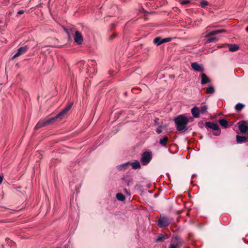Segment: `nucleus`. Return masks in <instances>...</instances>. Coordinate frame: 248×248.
<instances>
[{
  "mask_svg": "<svg viewBox=\"0 0 248 248\" xmlns=\"http://www.w3.org/2000/svg\"><path fill=\"white\" fill-rule=\"evenodd\" d=\"M225 32H226V30L224 29L217 30L210 32L206 31L204 32L203 34L205 37H209L211 36L215 35Z\"/></svg>",
  "mask_w": 248,
  "mask_h": 248,
  "instance_id": "obj_7",
  "label": "nucleus"
},
{
  "mask_svg": "<svg viewBox=\"0 0 248 248\" xmlns=\"http://www.w3.org/2000/svg\"><path fill=\"white\" fill-rule=\"evenodd\" d=\"M236 141L238 143H245L247 141V138L245 136H236Z\"/></svg>",
  "mask_w": 248,
  "mask_h": 248,
  "instance_id": "obj_18",
  "label": "nucleus"
},
{
  "mask_svg": "<svg viewBox=\"0 0 248 248\" xmlns=\"http://www.w3.org/2000/svg\"><path fill=\"white\" fill-rule=\"evenodd\" d=\"M130 166V162H126L125 163L118 165L116 166V169L118 170H124L128 169Z\"/></svg>",
  "mask_w": 248,
  "mask_h": 248,
  "instance_id": "obj_14",
  "label": "nucleus"
},
{
  "mask_svg": "<svg viewBox=\"0 0 248 248\" xmlns=\"http://www.w3.org/2000/svg\"><path fill=\"white\" fill-rule=\"evenodd\" d=\"M209 4L208 2L205 0H202L200 2V6L202 8H205L206 6L208 5Z\"/></svg>",
  "mask_w": 248,
  "mask_h": 248,
  "instance_id": "obj_29",
  "label": "nucleus"
},
{
  "mask_svg": "<svg viewBox=\"0 0 248 248\" xmlns=\"http://www.w3.org/2000/svg\"><path fill=\"white\" fill-rule=\"evenodd\" d=\"M165 239V236L164 235H163L162 234H159L156 239V241L157 242H161V241H162Z\"/></svg>",
  "mask_w": 248,
  "mask_h": 248,
  "instance_id": "obj_26",
  "label": "nucleus"
},
{
  "mask_svg": "<svg viewBox=\"0 0 248 248\" xmlns=\"http://www.w3.org/2000/svg\"><path fill=\"white\" fill-rule=\"evenodd\" d=\"M116 198L120 201H124L125 200L124 196L121 193H118L116 194Z\"/></svg>",
  "mask_w": 248,
  "mask_h": 248,
  "instance_id": "obj_24",
  "label": "nucleus"
},
{
  "mask_svg": "<svg viewBox=\"0 0 248 248\" xmlns=\"http://www.w3.org/2000/svg\"><path fill=\"white\" fill-rule=\"evenodd\" d=\"M207 107L206 105H202L200 109V111L201 113H204L206 112Z\"/></svg>",
  "mask_w": 248,
  "mask_h": 248,
  "instance_id": "obj_27",
  "label": "nucleus"
},
{
  "mask_svg": "<svg viewBox=\"0 0 248 248\" xmlns=\"http://www.w3.org/2000/svg\"><path fill=\"white\" fill-rule=\"evenodd\" d=\"M244 106V105L239 103L236 105L235 108L237 112H240L243 108Z\"/></svg>",
  "mask_w": 248,
  "mask_h": 248,
  "instance_id": "obj_23",
  "label": "nucleus"
},
{
  "mask_svg": "<svg viewBox=\"0 0 248 248\" xmlns=\"http://www.w3.org/2000/svg\"><path fill=\"white\" fill-rule=\"evenodd\" d=\"M171 40V38H166L162 39L160 37H157L154 39L153 42L157 46H158L161 45L162 44L169 42Z\"/></svg>",
  "mask_w": 248,
  "mask_h": 248,
  "instance_id": "obj_5",
  "label": "nucleus"
},
{
  "mask_svg": "<svg viewBox=\"0 0 248 248\" xmlns=\"http://www.w3.org/2000/svg\"><path fill=\"white\" fill-rule=\"evenodd\" d=\"M3 179V177L2 176H0V184L2 183Z\"/></svg>",
  "mask_w": 248,
  "mask_h": 248,
  "instance_id": "obj_35",
  "label": "nucleus"
},
{
  "mask_svg": "<svg viewBox=\"0 0 248 248\" xmlns=\"http://www.w3.org/2000/svg\"><path fill=\"white\" fill-rule=\"evenodd\" d=\"M65 31H66V32H67V33L68 34H69V33H68V31H67L66 30H65Z\"/></svg>",
  "mask_w": 248,
  "mask_h": 248,
  "instance_id": "obj_39",
  "label": "nucleus"
},
{
  "mask_svg": "<svg viewBox=\"0 0 248 248\" xmlns=\"http://www.w3.org/2000/svg\"><path fill=\"white\" fill-rule=\"evenodd\" d=\"M130 165H131L132 166V169L134 170L140 169L141 168L140 163L138 160H135L132 163H130Z\"/></svg>",
  "mask_w": 248,
  "mask_h": 248,
  "instance_id": "obj_17",
  "label": "nucleus"
},
{
  "mask_svg": "<svg viewBox=\"0 0 248 248\" xmlns=\"http://www.w3.org/2000/svg\"><path fill=\"white\" fill-rule=\"evenodd\" d=\"M165 128V126L162 124L159 125L158 128L156 130V132L157 134H160L162 132L163 129Z\"/></svg>",
  "mask_w": 248,
  "mask_h": 248,
  "instance_id": "obj_28",
  "label": "nucleus"
},
{
  "mask_svg": "<svg viewBox=\"0 0 248 248\" xmlns=\"http://www.w3.org/2000/svg\"><path fill=\"white\" fill-rule=\"evenodd\" d=\"M168 141V138L167 137H164L159 140V143L163 146H166Z\"/></svg>",
  "mask_w": 248,
  "mask_h": 248,
  "instance_id": "obj_22",
  "label": "nucleus"
},
{
  "mask_svg": "<svg viewBox=\"0 0 248 248\" xmlns=\"http://www.w3.org/2000/svg\"><path fill=\"white\" fill-rule=\"evenodd\" d=\"M239 48V47L236 45H229V49L230 51L234 52L237 50Z\"/></svg>",
  "mask_w": 248,
  "mask_h": 248,
  "instance_id": "obj_21",
  "label": "nucleus"
},
{
  "mask_svg": "<svg viewBox=\"0 0 248 248\" xmlns=\"http://www.w3.org/2000/svg\"><path fill=\"white\" fill-rule=\"evenodd\" d=\"M202 79H201V84H205L210 82V80L209 78L204 74L202 73L201 74Z\"/></svg>",
  "mask_w": 248,
  "mask_h": 248,
  "instance_id": "obj_16",
  "label": "nucleus"
},
{
  "mask_svg": "<svg viewBox=\"0 0 248 248\" xmlns=\"http://www.w3.org/2000/svg\"><path fill=\"white\" fill-rule=\"evenodd\" d=\"M205 126L207 128H210L214 130H216L218 129V125L217 123H214L210 122H207L205 123Z\"/></svg>",
  "mask_w": 248,
  "mask_h": 248,
  "instance_id": "obj_13",
  "label": "nucleus"
},
{
  "mask_svg": "<svg viewBox=\"0 0 248 248\" xmlns=\"http://www.w3.org/2000/svg\"><path fill=\"white\" fill-rule=\"evenodd\" d=\"M190 2V1L189 0H183L180 2V3L182 5H185L186 4H188Z\"/></svg>",
  "mask_w": 248,
  "mask_h": 248,
  "instance_id": "obj_31",
  "label": "nucleus"
},
{
  "mask_svg": "<svg viewBox=\"0 0 248 248\" xmlns=\"http://www.w3.org/2000/svg\"><path fill=\"white\" fill-rule=\"evenodd\" d=\"M64 248H70V244H66L64 246Z\"/></svg>",
  "mask_w": 248,
  "mask_h": 248,
  "instance_id": "obj_34",
  "label": "nucleus"
},
{
  "mask_svg": "<svg viewBox=\"0 0 248 248\" xmlns=\"http://www.w3.org/2000/svg\"><path fill=\"white\" fill-rule=\"evenodd\" d=\"M123 184L126 185L128 186H131L132 184V179L131 176L129 175H126L124 176L122 179Z\"/></svg>",
  "mask_w": 248,
  "mask_h": 248,
  "instance_id": "obj_10",
  "label": "nucleus"
},
{
  "mask_svg": "<svg viewBox=\"0 0 248 248\" xmlns=\"http://www.w3.org/2000/svg\"><path fill=\"white\" fill-rule=\"evenodd\" d=\"M238 128L242 133H248V126L247 125L246 122H241L238 126Z\"/></svg>",
  "mask_w": 248,
  "mask_h": 248,
  "instance_id": "obj_9",
  "label": "nucleus"
},
{
  "mask_svg": "<svg viewBox=\"0 0 248 248\" xmlns=\"http://www.w3.org/2000/svg\"><path fill=\"white\" fill-rule=\"evenodd\" d=\"M24 11L23 10H20V11H18L17 14L21 15V14H24Z\"/></svg>",
  "mask_w": 248,
  "mask_h": 248,
  "instance_id": "obj_33",
  "label": "nucleus"
},
{
  "mask_svg": "<svg viewBox=\"0 0 248 248\" xmlns=\"http://www.w3.org/2000/svg\"><path fill=\"white\" fill-rule=\"evenodd\" d=\"M215 92V89L213 86H210L207 88L206 93L208 94L213 93Z\"/></svg>",
  "mask_w": 248,
  "mask_h": 248,
  "instance_id": "obj_25",
  "label": "nucleus"
},
{
  "mask_svg": "<svg viewBox=\"0 0 248 248\" xmlns=\"http://www.w3.org/2000/svg\"><path fill=\"white\" fill-rule=\"evenodd\" d=\"M125 191L126 193H128V191L126 189H125Z\"/></svg>",
  "mask_w": 248,
  "mask_h": 248,
  "instance_id": "obj_38",
  "label": "nucleus"
},
{
  "mask_svg": "<svg viewBox=\"0 0 248 248\" xmlns=\"http://www.w3.org/2000/svg\"><path fill=\"white\" fill-rule=\"evenodd\" d=\"M218 40V39L216 37H212L210 38H208L205 42V44H208L212 42H216Z\"/></svg>",
  "mask_w": 248,
  "mask_h": 248,
  "instance_id": "obj_20",
  "label": "nucleus"
},
{
  "mask_svg": "<svg viewBox=\"0 0 248 248\" xmlns=\"http://www.w3.org/2000/svg\"><path fill=\"white\" fill-rule=\"evenodd\" d=\"M191 112L194 118H198L200 117V108L197 107H194L191 109Z\"/></svg>",
  "mask_w": 248,
  "mask_h": 248,
  "instance_id": "obj_15",
  "label": "nucleus"
},
{
  "mask_svg": "<svg viewBox=\"0 0 248 248\" xmlns=\"http://www.w3.org/2000/svg\"><path fill=\"white\" fill-rule=\"evenodd\" d=\"M218 123L224 128H227L228 127V121L224 119L218 120Z\"/></svg>",
  "mask_w": 248,
  "mask_h": 248,
  "instance_id": "obj_19",
  "label": "nucleus"
},
{
  "mask_svg": "<svg viewBox=\"0 0 248 248\" xmlns=\"http://www.w3.org/2000/svg\"><path fill=\"white\" fill-rule=\"evenodd\" d=\"M152 159V154L151 152H143L141 155L140 161L142 165H148Z\"/></svg>",
  "mask_w": 248,
  "mask_h": 248,
  "instance_id": "obj_3",
  "label": "nucleus"
},
{
  "mask_svg": "<svg viewBox=\"0 0 248 248\" xmlns=\"http://www.w3.org/2000/svg\"><path fill=\"white\" fill-rule=\"evenodd\" d=\"M174 121L176 124V128L177 130L179 131L185 130L189 122L188 118L185 116L184 115L178 116L174 119Z\"/></svg>",
  "mask_w": 248,
  "mask_h": 248,
  "instance_id": "obj_2",
  "label": "nucleus"
},
{
  "mask_svg": "<svg viewBox=\"0 0 248 248\" xmlns=\"http://www.w3.org/2000/svg\"><path fill=\"white\" fill-rule=\"evenodd\" d=\"M29 47L27 46L20 47L18 49L17 52L13 56V59H14L19 56L24 54L27 51Z\"/></svg>",
  "mask_w": 248,
  "mask_h": 248,
  "instance_id": "obj_8",
  "label": "nucleus"
},
{
  "mask_svg": "<svg viewBox=\"0 0 248 248\" xmlns=\"http://www.w3.org/2000/svg\"><path fill=\"white\" fill-rule=\"evenodd\" d=\"M172 219L166 217H161L157 221V225L160 228L168 226L172 222Z\"/></svg>",
  "mask_w": 248,
  "mask_h": 248,
  "instance_id": "obj_4",
  "label": "nucleus"
},
{
  "mask_svg": "<svg viewBox=\"0 0 248 248\" xmlns=\"http://www.w3.org/2000/svg\"><path fill=\"white\" fill-rule=\"evenodd\" d=\"M158 119H155L154 121H155V124H159L158 123Z\"/></svg>",
  "mask_w": 248,
  "mask_h": 248,
  "instance_id": "obj_36",
  "label": "nucleus"
},
{
  "mask_svg": "<svg viewBox=\"0 0 248 248\" xmlns=\"http://www.w3.org/2000/svg\"><path fill=\"white\" fill-rule=\"evenodd\" d=\"M181 241L177 236L173 238L169 248H180Z\"/></svg>",
  "mask_w": 248,
  "mask_h": 248,
  "instance_id": "obj_6",
  "label": "nucleus"
},
{
  "mask_svg": "<svg viewBox=\"0 0 248 248\" xmlns=\"http://www.w3.org/2000/svg\"><path fill=\"white\" fill-rule=\"evenodd\" d=\"M72 104H73L72 103H71V104H69V105H67L64 108V109L68 112L71 109Z\"/></svg>",
  "mask_w": 248,
  "mask_h": 248,
  "instance_id": "obj_30",
  "label": "nucleus"
},
{
  "mask_svg": "<svg viewBox=\"0 0 248 248\" xmlns=\"http://www.w3.org/2000/svg\"><path fill=\"white\" fill-rule=\"evenodd\" d=\"M215 131H216V132L214 133V135L218 136L220 135L221 132H220V130L219 129V128L217 130H216Z\"/></svg>",
  "mask_w": 248,
  "mask_h": 248,
  "instance_id": "obj_32",
  "label": "nucleus"
},
{
  "mask_svg": "<svg viewBox=\"0 0 248 248\" xmlns=\"http://www.w3.org/2000/svg\"><path fill=\"white\" fill-rule=\"evenodd\" d=\"M67 111L64 108L59 113L57 114L56 116L40 121L36 124L35 128L38 129L43 126L52 124L57 119H62V117L67 113Z\"/></svg>",
  "mask_w": 248,
  "mask_h": 248,
  "instance_id": "obj_1",
  "label": "nucleus"
},
{
  "mask_svg": "<svg viewBox=\"0 0 248 248\" xmlns=\"http://www.w3.org/2000/svg\"><path fill=\"white\" fill-rule=\"evenodd\" d=\"M83 39L81 34L78 31L75 32L74 36V41L78 45H80L82 43Z\"/></svg>",
  "mask_w": 248,
  "mask_h": 248,
  "instance_id": "obj_11",
  "label": "nucleus"
},
{
  "mask_svg": "<svg viewBox=\"0 0 248 248\" xmlns=\"http://www.w3.org/2000/svg\"><path fill=\"white\" fill-rule=\"evenodd\" d=\"M246 31H247V32H248V27L246 28Z\"/></svg>",
  "mask_w": 248,
  "mask_h": 248,
  "instance_id": "obj_37",
  "label": "nucleus"
},
{
  "mask_svg": "<svg viewBox=\"0 0 248 248\" xmlns=\"http://www.w3.org/2000/svg\"><path fill=\"white\" fill-rule=\"evenodd\" d=\"M191 67L193 70L196 71L203 72L204 71L203 66L196 62H194L191 63Z\"/></svg>",
  "mask_w": 248,
  "mask_h": 248,
  "instance_id": "obj_12",
  "label": "nucleus"
}]
</instances>
